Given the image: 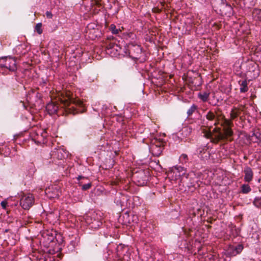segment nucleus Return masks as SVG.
<instances>
[{"mask_svg": "<svg viewBox=\"0 0 261 261\" xmlns=\"http://www.w3.org/2000/svg\"><path fill=\"white\" fill-rule=\"evenodd\" d=\"M244 172L245 174L244 180L247 182H249L252 181L253 176V173L251 168L248 166L244 168Z\"/></svg>", "mask_w": 261, "mask_h": 261, "instance_id": "obj_8", "label": "nucleus"}, {"mask_svg": "<svg viewBox=\"0 0 261 261\" xmlns=\"http://www.w3.org/2000/svg\"><path fill=\"white\" fill-rule=\"evenodd\" d=\"M197 109V107L195 105H193L187 111L188 116H191L193 114V113Z\"/></svg>", "mask_w": 261, "mask_h": 261, "instance_id": "obj_17", "label": "nucleus"}, {"mask_svg": "<svg viewBox=\"0 0 261 261\" xmlns=\"http://www.w3.org/2000/svg\"><path fill=\"white\" fill-rule=\"evenodd\" d=\"M134 178H141L142 180H138L137 181L139 185L144 184L146 181V175L144 172H141L138 174L134 175Z\"/></svg>", "mask_w": 261, "mask_h": 261, "instance_id": "obj_11", "label": "nucleus"}, {"mask_svg": "<svg viewBox=\"0 0 261 261\" xmlns=\"http://www.w3.org/2000/svg\"><path fill=\"white\" fill-rule=\"evenodd\" d=\"M34 198L32 194L23 195L20 201V204L24 210H29L34 204Z\"/></svg>", "mask_w": 261, "mask_h": 261, "instance_id": "obj_4", "label": "nucleus"}, {"mask_svg": "<svg viewBox=\"0 0 261 261\" xmlns=\"http://www.w3.org/2000/svg\"><path fill=\"white\" fill-rule=\"evenodd\" d=\"M180 159L186 163L188 160V156L186 154H182L180 156Z\"/></svg>", "mask_w": 261, "mask_h": 261, "instance_id": "obj_25", "label": "nucleus"}, {"mask_svg": "<svg viewBox=\"0 0 261 261\" xmlns=\"http://www.w3.org/2000/svg\"><path fill=\"white\" fill-rule=\"evenodd\" d=\"M139 179L138 180H142V179L141 178H139Z\"/></svg>", "mask_w": 261, "mask_h": 261, "instance_id": "obj_32", "label": "nucleus"}, {"mask_svg": "<svg viewBox=\"0 0 261 261\" xmlns=\"http://www.w3.org/2000/svg\"><path fill=\"white\" fill-rule=\"evenodd\" d=\"M210 96V93L207 92H201L198 93V97L203 102H206L208 100Z\"/></svg>", "mask_w": 261, "mask_h": 261, "instance_id": "obj_14", "label": "nucleus"}, {"mask_svg": "<svg viewBox=\"0 0 261 261\" xmlns=\"http://www.w3.org/2000/svg\"><path fill=\"white\" fill-rule=\"evenodd\" d=\"M63 150L61 149H58L56 151H55V153L57 154V158L59 159H62L64 158V155H63Z\"/></svg>", "mask_w": 261, "mask_h": 261, "instance_id": "obj_20", "label": "nucleus"}, {"mask_svg": "<svg viewBox=\"0 0 261 261\" xmlns=\"http://www.w3.org/2000/svg\"><path fill=\"white\" fill-rule=\"evenodd\" d=\"M91 187V183H88V184H85V185H83L82 186V189L83 190H88L89 189H90V188Z\"/></svg>", "mask_w": 261, "mask_h": 261, "instance_id": "obj_24", "label": "nucleus"}, {"mask_svg": "<svg viewBox=\"0 0 261 261\" xmlns=\"http://www.w3.org/2000/svg\"><path fill=\"white\" fill-rule=\"evenodd\" d=\"M206 119L209 121H215L214 123L215 125H216L218 123V119L217 117L216 116L215 112L210 111L205 116Z\"/></svg>", "mask_w": 261, "mask_h": 261, "instance_id": "obj_9", "label": "nucleus"}, {"mask_svg": "<svg viewBox=\"0 0 261 261\" xmlns=\"http://www.w3.org/2000/svg\"><path fill=\"white\" fill-rule=\"evenodd\" d=\"M110 29L114 34H117L119 33L120 30L117 29L116 26L114 24H111L110 26Z\"/></svg>", "mask_w": 261, "mask_h": 261, "instance_id": "obj_22", "label": "nucleus"}, {"mask_svg": "<svg viewBox=\"0 0 261 261\" xmlns=\"http://www.w3.org/2000/svg\"><path fill=\"white\" fill-rule=\"evenodd\" d=\"M61 106L56 101H51L48 103L46 106V110L50 115L57 113L64 114V112L66 114H75L77 113L76 110L71 105H75L79 107H82L83 102L80 99H74L71 98L69 94H66V96H63L62 98H59Z\"/></svg>", "mask_w": 261, "mask_h": 261, "instance_id": "obj_2", "label": "nucleus"}, {"mask_svg": "<svg viewBox=\"0 0 261 261\" xmlns=\"http://www.w3.org/2000/svg\"><path fill=\"white\" fill-rule=\"evenodd\" d=\"M242 192L244 194H247L251 191V188L248 185L244 184L242 186Z\"/></svg>", "mask_w": 261, "mask_h": 261, "instance_id": "obj_16", "label": "nucleus"}, {"mask_svg": "<svg viewBox=\"0 0 261 261\" xmlns=\"http://www.w3.org/2000/svg\"><path fill=\"white\" fill-rule=\"evenodd\" d=\"M158 148V146H157V145H155V146L153 145V146H152V151H154V149H157Z\"/></svg>", "mask_w": 261, "mask_h": 261, "instance_id": "obj_29", "label": "nucleus"}, {"mask_svg": "<svg viewBox=\"0 0 261 261\" xmlns=\"http://www.w3.org/2000/svg\"><path fill=\"white\" fill-rule=\"evenodd\" d=\"M82 178V177L81 176H79L78 177H77V179L79 180H80V179H81Z\"/></svg>", "mask_w": 261, "mask_h": 261, "instance_id": "obj_31", "label": "nucleus"}, {"mask_svg": "<svg viewBox=\"0 0 261 261\" xmlns=\"http://www.w3.org/2000/svg\"><path fill=\"white\" fill-rule=\"evenodd\" d=\"M95 3H96V5H98L99 4V0H95Z\"/></svg>", "mask_w": 261, "mask_h": 261, "instance_id": "obj_30", "label": "nucleus"}, {"mask_svg": "<svg viewBox=\"0 0 261 261\" xmlns=\"http://www.w3.org/2000/svg\"><path fill=\"white\" fill-rule=\"evenodd\" d=\"M42 27V23H38L36 25L35 27V30L39 34H41L42 33V30L41 29Z\"/></svg>", "mask_w": 261, "mask_h": 261, "instance_id": "obj_21", "label": "nucleus"}, {"mask_svg": "<svg viewBox=\"0 0 261 261\" xmlns=\"http://www.w3.org/2000/svg\"><path fill=\"white\" fill-rule=\"evenodd\" d=\"M129 54L132 58L140 59L142 54V48L138 45H132L129 46Z\"/></svg>", "mask_w": 261, "mask_h": 261, "instance_id": "obj_5", "label": "nucleus"}, {"mask_svg": "<svg viewBox=\"0 0 261 261\" xmlns=\"http://www.w3.org/2000/svg\"><path fill=\"white\" fill-rule=\"evenodd\" d=\"M192 130V128L190 127H185L182 129L183 133H185L186 135H188L191 133Z\"/></svg>", "mask_w": 261, "mask_h": 261, "instance_id": "obj_23", "label": "nucleus"}, {"mask_svg": "<svg viewBox=\"0 0 261 261\" xmlns=\"http://www.w3.org/2000/svg\"><path fill=\"white\" fill-rule=\"evenodd\" d=\"M162 149H163V148H162V147H160V146L159 147V150H158V152H157V153H156V155H158L159 154H160V153H161V152H162Z\"/></svg>", "mask_w": 261, "mask_h": 261, "instance_id": "obj_28", "label": "nucleus"}, {"mask_svg": "<svg viewBox=\"0 0 261 261\" xmlns=\"http://www.w3.org/2000/svg\"><path fill=\"white\" fill-rule=\"evenodd\" d=\"M253 204L257 207H261V197H256L253 201Z\"/></svg>", "mask_w": 261, "mask_h": 261, "instance_id": "obj_18", "label": "nucleus"}, {"mask_svg": "<svg viewBox=\"0 0 261 261\" xmlns=\"http://www.w3.org/2000/svg\"><path fill=\"white\" fill-rule=\"evenodd\" d=\"M106 51L112 57H116L120 54L121 47L114 42L106 43Z\"/></svg>", "mask_w": 261, "mask_h": 261, "instance_id": "obj_3", "label": "nucleus"}, {"mask_svg": "<svg viewBox=\"0 0 261 261\" xmlns=\"http://www.w3.org/2000/svg\"><path fill=\"white\" fill-rule=\"evenodd\" d=\"M42 237L47 238L48 241L52 242L54 239V233L52 231H45L42 233Z\"/></svg>", "mask_w": 261, "mask_h": 261, "instance_id": "obj_13", "label": "nucleus"}, {"mask_svg": "<svg viewBox=\"0 0 261 261\" xmlns=\"http://www.w3.org/2000/svg\"><path fill=\"white\" fill-rule=\"evenodd\" d=\"M199 152H200L199 153H201L202 151L201 150H199Z\"/></svg>", "mask_w": 261, "mask_h": 261, "instance_id": "obj_33", "label": "nucleus"}, {"mask_svg": "<svg viewBox=\"0 0 261 261\" xmlns=\"http://www.w3.org/2000/svg\"><path fill=\"white\" fill-rule=\"evenodd\" d=\"M1 204V206H2V207L3 208L5 209L6 208V206L7 205V202L6 201H2Z\"/></svg>", "mask_w": 261, "mask_h": 261, "instance_id": "obj_26", "label": "nucleus"}, {"mask_svg": "<svg viewBox=\"0 0 261 261\" xmlns=\"http://www.w3.org/2000/svg\"><path fill=\"white\" fill-rule=\"evenodd\" d=\"M128 250V247L127 246H119L117 248V253L120 257H123L125 255L124 252H127Z\"/></svg>", "mask_w": 261, "mask_h": 261, "instance_id": "obj_12", "label": "nucleus"}, {"mask_svg": "<svg viewBox=\"0 0 261 261\" xmlns=\"http://www.w3.org/2000/svg\"><path fill=\"white\" fill-rule=\"evenodd\" d=\"M8 57H3L0 59V66L1 67L6 68V62Z\"/></svg>", "mask_w": 261, "mask_h": 261, "instance_id": "obj_19", "label": "nucleus"}, {"mask_svg": "<svg viewBox=\"0 0 261 261\" xmlns=\"http://www.w3.org/2000/svg\"><path fill=\"white\" fill-rule=\"evenodd\" d=\"M252 17L255 20L261 21V9H254L252 12Z\"/></svg>", "mask_w": 261, "mask_h": 261, "instance_id": "obj_10", "label": "nucleus"}, {"mask_svg": "<svg viewBox=\"0 0 261 261\" xmlns=\"http://www.w3.org/2000/svg\"><path fill=\"white\" fill-rule=\"evenodd\" d=\"M6 68L12 71H14L16 70V63L14 58L8 57Z\"/></svg>", "mask_w": 261, "mask_h": 261, "instance_id": "obj_7", "label": "nucleus"}, {"mask_svg": "<svg viewBox=\"0 0 261 261\" xmlns=\"http://www.w3.org/2000/svg\"><path fill=\"white\" fill-rule=\"evenodd\" d=\"M240 85V92L242 93L246 92L248 91V88L247 87V82L246 80H244L241 82Z\"/></svg>", "mask_w": 261, "mask_h": 261, "instance_id": "obj_15", "label": "nucleus"}, {"mask_svg": "<svg viewBox=\"0 0 261 261\" xmlns=\"http://www.w3.org/2000/svg\"><path fill=\"white\" fill-rule=\"evenodd\" d=\"M243 249V246L241 244L231 246L227 250V253L230 256H236L239 254Z\"/></svg>", "mask_w": 261, "mask_h": 261, "instance_id": "obj_6", "label": "nucleus"}, {"mask_svg": "<svg viewBox=\"0 0 261 261\" xmlns=\"http://www.w3.org/2000/svg\"><path fill=\"white\" fill-rule=\"evenodd\" d=\"M241 114V110L237 108H233L230 113V119L224 120L225 126L222 130L220 127H215L213 132L206 130L205 129H203L204 137L210 139L211 142L217 143L221 140H225L229 138L233 135V132L230 128L232 125L231 120L237 118Z\"/></svg>", "mask_w": 261, "mask_h": 261, "instance_id": "obj_1", "label": "nucleus"}, {"mask_svg": "<svg viewBox=\"0 0 261 261\" xmlns=\"http://www.w3.org/2000/svg\"><path fill=\"white\" fill-rule=\"evenodd\" d=\"M46 15L48 18H51L53 15L50 12L47 11L46 12Z\"/></svg>", "mask_w": 261, "mask_h": 261, "instance_id": "obj_27", "label": "nucleus"}]
</instances>
